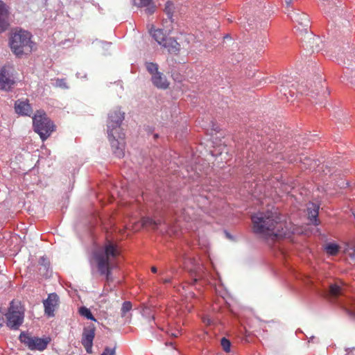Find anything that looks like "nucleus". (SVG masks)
<instances>
[{
  "instance_id": "1",
  "label": "nucleus",
  "mask_w": 355,
  "mask_h": 355,
  "mask_svg": "<svg viewBox=\"0 0 355 355\" xmlns=\"http://www.w3.org/2000/svg\"><path fill=\"white\" fill-rule=\"evenodd\" d=\"M252 231L264 239L289 237L293 229L277 211H259L251 217Z\"/></svg>"
},
{
  "instance_id": "2",
  "label": "nucleus",
  "mask_w": 355,
  "mask_h": 355,
  "mask_svg": "<svg viewBox=\"0 0 355 355\" xmlns=\"http://www.w3.org/2000/svg\"><path fill=\"white\" fill-rule=\"evenodd\" d=\"M124 119V112L116 109L108 115L107 134L113 153L116 157L121 158L125 155V133L121 125Z\"/></svg>"
},
{
  "instance_id": "3",
  "label": "nucleus",
  "mask_w": 355,
  "mask_h": 355,
  "mask_svg": "<svg viewBox=\"0 0 355 355\" xmlns=\"http://www.w3.org/2000/svg\"><path fill=\"white\" fill-rule=\"evenodd\" d=\"M119 254L118 245L110 240H107L102 248L93 253L98 272L105 277L107 282L112 280V261Z\"/></svg>"
},
{
  "instance_id": "4",
  "label": "nucleus",
  "mask_w": 355,
  "mask_h": 355,
  "mask_svg": "<svg viewBox=\"0 0 355 355\" xmlns=\"http://www.w3.org/2000/svg\"><path fill=\"white\" fill-rule=\"evenodd\" d=\"M31 37L30 32L22 29L17 30L9 39V46L12 52L17 57L31 53L34 44Z\"/></svg>"
},
{
  "instance_id": "5",
  "label": "nucleus",
  "mask_w": 355,
  "mask_h": 355,
  "mask_svg": "<svg viewBox=\"0 0 355 355\" xmlns=\"http://www.w3.org/2000/svg\"><path fill=\"white\" fill-rule=\"evenodd\" d=\"M329 294L332 300L343 308L349 316L355 318V299L346 297L342 286L337 284L329 287Z\"/></svg>"
},
{
  "instance_id": "6",
  "label": "nucleus",
  "mask_w": 355,
  "mask_h": 355,
  "mask_svg": "<svg viewBox=\"0 0 355 355\" xmlns=\"http://www.w3.org/2000/svg\"><path fill=\"white\" fill-rule=\"evenodd\" d=\"M33 125L35 132L42 141L46 139L55 130L53 122L43 110H37L33 117Z\"/></svg>"
},
{
  "instance_id": "7",
  "label": "nucleus",
  "mask_w": 355,
  "mask_h": 355,
  "mask_svg": "<svg viewBox=\"0 0 355 355\" xmlns=\"http://www.w3.org/2000/svg\"><path fill=\"white\" fill-rule=\"evenodd\" d=\"M25 309L19 301L12 300L5 314L6 326L12 330H17L23 324Z\"/></svg>"
},
{
  "instance_id": "8",
  "label": "nucleus",
  "mask_w": 355,
  "mask_h": 355,
  "mask_svg": "<svg viewBox=\"0 0 355 355\" xmlns=\"http://www.w3.org/2000/svg\"><path fill=\"white\" fill-rule=\"evenodd\" d=\"M19 341L31 351L43 352L51 343L50 337L40 338L30 333L22 331L19 336Z\"/></svg>"
},
{
  "instance_id": "9",
  "label": "nucleus",
  "mask_w": 355,
  "mask_h": 355,
  "mask_svg": "<svg viewBox=\"0 0 355 355\" xmlns=\"http://www.w3.org/2000/svg\"><path fill=\"white\" fill-rule=\"evenodd\" d=\"M96 327L93 324H90L84 327L81 344L85 347L87 353H92L93 341L95 337Z\"/></svg>"
},
{
  "instance_id": "10",
  "label": "nucleus",
  "mask_w": 355,
  "mask_h": 355,
  "mask_svg": "<svg viewBox=\"0 0 355 355\" xmlns=\"http://www.w3.org/2000/svg\"><path fill=\"white\" fill-rule=\"evenodd\" d=\"M289 17L293 22L297 23L301 28L299 27L301 31H304L308 34V29L310 28V19L309 16L300 10H293L288 15Z\"/></svg>"
},
{
  "instance_id": "11",
  "label": "nucleus",
  "mask_w": 355,
  "mask_h": 355,
  "mask_svg": "<svg viewBox=\"0 0 355 355\" xmlns=\"http://www.w3.org/2000/svg\"><path fill=\"white\" fill-rule=\"evenodd\" d=\"M15 84V78L7 67L0 68V89L10 91L13 88Z\"/></svg>"
},
{
  "instance_id": "12",
  "label": "nucleus",
  "mask_w": 355,
  "mask_h": 355,
  "mask_svg": "<svg viewBox=\"0 0 355 355\" xmlns=\"http://www.w3.org/2000/svg\"><path fill=\"white\" fill-rule=\"evenodd\" d=\"M59 297L55 293H50L48 297L43 301L44 313L49 318L55 315V308L58 304Z\"/></svg>"
},
{
  "instance_id": "13",
  "label": "nucleus",
  "mask_w": 355,
  "mask_h": 355,
  "mask_svg": "<svg viewBox=\"0 0 355 355\" xmlns=\"http://www.w3.org/2000/svg\"><path fill=\"white\" fill-rule=\"evenodd\" d=\"M10 7L0 0V33L5 32L10 26Z\"/></svg>"
},
{
  "instance_id": "14",
  "label": "nucleus",
  "mask_w": 355,
  "mask_h": 355,
  "mask_svg": "<svg viewBox=\"0 0 355 355\" xmlns=\"http://www.w3.org/2000/svg\"><path fill=\"white\" fill-rule=\"evenodd\" d=\"M15 112L19 116H30L33 113V108L28 99H18L15 102Z\"/></svg>"
},
{
  "instance_id": "15",
  "label": "nucleus",
  "mask_w": 355,
  "mask_h": 355,
  "mask_svg": "<svg viewBox=\"0 0 355 355\" xmlns=\"http://www.w3.org/2000/svg\"><path fill=\"white\" fill-rule=\"evenodd\" d=\"M162 46L166 48L171 54L178 55L181 49L180 44L173 37H168L162 44Z\"/></svg>"
},
{
  "instance_id": "16",
  "label": "nucleus",
  "mask_w": 355,
  "mask_h": 355,
  "mask_svg": "<svg viewBox=\"0 0 355 355\" xmlns=\"http://www.w3.org/2000/svg\"><path fill=\"white\" fill-rule=\"evenodd\" d=\"M151 81L153 85L158 89H166L169 86L166 77L161 72L153 74L151 77Z\"/></svg>"
},
{
  "instance_id": "17",
  "label": "nucleus",
  "mask_w": 355,
  "mask_h": 355,
  "mask_svg": "<svg viewBox=\"0 0 355 355\" xmlns=\"http://www.w3.org/2000/svg\"><path fill=\"white\" fill-rule=\"evenodd\" d=\"M133 4L138 8L147 7L146 12L148 15L153 14L155 10V6L153 0H132Z\"/></svg>"
},
{
  "instance_id": "18",
  "label": "nucleus",
  "mask_w": 355,
  "mask_h": 355,
  "mask_svg": "<svg viewBox=\"0 0 355 355\" xmlns=\"http://www.w3.org/2000/svg\"><path fill=\"white\" fill-rule=\"evenodd\" d=\"M308 215L309 220L315 225H318V216L319 211V206L316 204L311 203L307 207Z\"/></svg>"
},
{
  "instance_id": "19",
  "label": "nucleus",
  "mask_w": 355,
  "mask_h": 355,
  "mask_svg": "<svg viewBox=\"0 0 355 355\" xmlns=\"http://www.w3.org/2000/svg\"><path fill=\"white\" fill-rule=\"evenodd\" d=\"M174 288L176 290V291L180 293L181 296L185 298L187 301V300L190 298L193 299L195 297V294L193 293V292L190 291H187V289L188 288V286L187 285V284H184L182 285H180L178 286H174Z\"/></svg>"
},
{
  "instance_id": "20",
  "label": "nucleus",
  "mask_w": 355,
  "mask_h": 355,
  "mask_svg": "<svg viewBox=\"0 0 355 355\" xmlns=\"http://www.w3.org/2000/svg\"><path fill=\"white\" fill-rule=\"evenodd\" d=\"M150 33L155 40L161 46L168 37L161 28L151 29Z\"/></svg>"
},
{
  "instance_id": "21",
  "label": "nucleus",
  "mask_w": 355,
  "mask_h": 355,
  "mask_svg": "<svg viewBox=\"0 0 355 355\" xmlns=\"http://www.w3.org/2000/svg\"><path fill=\"white\" fill-rule=\"evenodd\" d=\"M141 223L144 227H150L153 229H156L162 223V220L158 219L156 220L150 217H144L141 219Z\"/></svg>"
},
{
  "instance_id": "22",
  "label": "nucleus",
  "mask_w": 355,
  "mask_h": 355,
  "mask_svg": "<svg viewBox=\"0 0 355 355\" xmlns=\"http://www.w3.org/2000/svg\"><path fill=\"white\" fill-rule=\"evenodd\" d=\"M192 270H193L194 272L193 277V283L196 282L200 279H204L206 275V273L204 271V267L202 266H195V268L192 269ZM191 275L193 276V274H191Z\"/></svg>"
},
{
  "instance_id": "23",
  "label": "nucleus",
  "mask_w": 355,
  "mask_h": 355,
  "mask_svg": "<svg viewBox=\"0 0 355 355\" xmlns=\"http://www.w3.org/2000/svg\"><path fill=\"white\" fill-rule=\"evenodd\" d=\"M339 249L338 245L332 243H328L325 247L327 253L331 256L336 255L339 252Z\"/></svg>"
},
{
  "instance_id": "24",
  "label": "nucleus",
  "mask_w": 355,
  "mask_h": 355,
  "mask_svg": "<svg viewBox=\"0 0 355 355\" xmlns=\"http://www.w3.org/2000/svg\"><path fill=\"white\" fill-rule=\"evenodd\" d=\"M79 313L80 315L86 318L88 320H91L95 322L96 321V319L94 317L91 311L85 306H81L79 309Z\"/></svg>"
},
{
  "instance_id": "25",
  "label": "nucleus",
  "mask_w": 355,
  "mask_h": 355,
  "mask_svg": "<svg viewBox=\"0 0 355 355\" xmlns=\"http://www.w3.org/2000/svg\"><path fill=\"white\" fill-rule=\"evenodd\" d=\"M52 84L55 87H60L62 89H68L69 86L67 85V83L66 82L65 78H55L52 79Z\"/></svg>"
},
{
  "instance_id": "26",
  "label": "nucleus",
  "mask_w": 355,
  "mask_h": 355,
  "mask_svg": "<svg viewBox=\"0 0 355 355\" xmlns=\"http://www.w3.org/2000/svg\"><path fill=\"white\" fill-rule=\"evenodd\" d=\"M147 71L152 75L158 73V64L157 63L147 62L145 63Z\"/></svg>"
},
{
  "instance_id": "27",
  "label": "nucleus",
  "mask_w": 355,
  "mask_h": 355,
  "mask_svg": "<svg viewBox=\"0 0 355 355\" xmlns=\"http://www.w3.org/2000/svg\"><path fill=\"white\" fill-rule=\"evenodd\" d=\"M132 307V303L130 301H125L122 304V306L121 309V317H125L126 315V313L131 311Z\"/></svg>"
},
{
  "instance_id": "28",
  "label": "nucleus",
  "mask_w": 355,
  "mask_h": 355,
  "mask_svg": "<svg viewBox=\"0 0 355 355\" xmlns=\"http://www.w3.org/2000/svg\"><path fill=\"white\" fill-rule=\"evenodd\" d=\"M173 8L174 6L173 2L168 1L166 3L164 12L166 13L168 19H171L173 17Z\"/></svg>"
},
{
  "instance_id": "29",
  "label": "nucleus",
  "mask_w": 355,
  "mask_h": 355,
  "mask_svg": "<svg viewBox=\"0 0 355 355\" xmlns=\"http://www.w3.org/2000/svg\"><path fill=\"white\" fill-rule=\"evenodd\" d=\"M220 345L222 346L223 349L225 352H230L231 343L228 339H227L226 338H223L220 340Z\"/></svg>"
},
{
  "instance_id": "30",
  "label": "nucleus",
  "mask_w": 355,
  "mask_h": 355,
  "mask_svg": "<svg viewBox=\"0 0 355 355\" xmlns=\"http://www.w3.org/2000/svg\"><path fill=\"white\" fill-rule=\"evenodd\" d=\"M101 355H116L115 348L106 347Z\"/></svg>"
},
{
  "instance_id": "31",
  "label": "nucleus",
  "mask_w": 355,
  "mask_h": 355,
  "mask_svg": "<svg viewBox=\"0 0 355 355\" xmlns=\"http://www.w3.org/2000/svg\"><path fill=\"white\" fill-rule=\"evenodd\" d=\"M307 37L309 39V42L316 43L320 40L319 37H316L315 35H313L312 34H308Z\"/></svg>"
},
{
  "instance_id": "32",
  "label": "nucleus",
  "mask_w": 355,
  "mask_h": 355,
  "mask_svg": "<svg viewBox=\"0 0 355 355\" xmlns=\"http://www.w3.org/2000/svg\"><path fill=\"white\" fill-rule=\"evenodd\" d=\"M39 263H40L41 265H44L45 267H46V266H48V265H49L48 261H47V259H46V258H45L44 257H42L40 258Z\"/></svg>"
},
{
  "instance_id": "33",
  "label": "nucleus",
  "mask_w": 355,
  "mask_h": 355,
  "mask_svg": "<svg viewBox=\"0 0 355 355\" xmlns=\"http://www.w3.org/2000/svg\"><path fill=\"white\" fill-rule=\"evenodd\" d=\"M174 214L176 216H175V220L178 222V221H180L182 219L184 220H187V218L186 216H177V213L176 212H174Z\"/></svg>"
},
{
  "instance_id": "34",
  "label": "nucleus",
  "mask_w": 355,
  "mask_h": 355,
  "mask_svg": "<svg viewBox=\"0 0 355 355\" xmlns=\"http://www.w3.org/2000/svg\"><path fill=\"white\" fill-rule=\"evenodd\" d=\"M159 281L163 284H169V283H171L172 279L171 278H166V279H159Z\"/></svg>"
},
{
  "instance_id": "35",
  "label": "nucleus",
  "mask_w": 355,
  "mask_h": 355,
  "mask_svg": "<svg viewBox=\"0 0 355 355\" xmlns=\"http://www.w3.org/2000/svg\"><path fill=\"white\" fill-rule=\"evenodd\" d=\"M320 9L324 12V13H327V11L326 10V6L324 4V3H322L320 6Z\"/></svg>"
},
{
  "instance_id": "36",
  "label": "nucleus",
  "mask_w": 355,
  "mask_h": 355,
  "mask_svg": "<svg viewBox=\"0 0 355 355\" xmlns=\"http://www.w3.org/2000/svg\"><path fill=\"white\" fill-rule=\"evenodd\" d=\"M346 351L348 354H353V352L355 351V347L348 348L346 349Z\"/></svg>"
},
{
  "instance_id": "37",
  "label": "nucleus",
  "mask_w": 355,
  "mask_h": 355,
  "mask_svg": "<svg viewBox=\"0 0 355 355\" xmlns=\"http://www.w3.org/2000/svg\"><path fill=\"white\" fill-rule=\"evenodd\" d=\"M76 76L78 78H86V74L85 73L82 74L81 73L78 72V73H76Z\"/></svg>"
},
{
  "instance_id": "38",
  "label": "nucleus",
  "mask_w": 355,
  "mask_h": 355,
  "mask_svg": "<svg viewBox=\"0 0 355 355\" xmlns=\"http://www.w3.org/2000/svg\"><path fill=\"white\" fill-rule=\"evenodd\" d=\"M315 340H316V338L314 336H311L309 338V343H314Z\"/></svg>"
},
{
  "instance_id": "39",
  "label": "nucleus",
  "mask_w": 355,
  "mask_h": 355,
  "mask_svg": "<svg viewBox=\"0 0 355 355\" xmlns=\"http://www.w3.org/2000/svg\"><path fill=\"white\" fill-rule=\"evenodd\" d=\"M157 271V269L155 266H152L151 267V272H153V273H156Z\"/></svg>"
},
{
  "instance_id": "40",
  "label": "nucleus",
  "mask_w": 355,
  "mask_h": 355,
  "mask_svg": "<svg viewBox=\"0 0 355 355\" xmlns=\"http://www.w3.org/2000/svg\"><path fill=\"white\" fill-rule=\"evenodd\" d=\"M286 3H287V5H289L291 0H285Z\"/></svg>"
},
{
  "instance_id": "41",
  "label": "nucleus",
  "mask_w": 355,
  "mask_h": 355,
  "mask_svg": "<svg viewBox=\"0 0 355 355\" xmlns=\"http://www.w3.org/2000/svg\"><path fill=\"white\" fill-rule=\"evenodd\" d=\"M170 271H171L172 273H173V272H174V268H171L170 269Z\"/></svg>"
},
{
  "instance_id": "42",
  "label": "nucleus",
  "mask_w": 355,
  "mask_h": 355,
  "mask_svg": "<svg viewBox=\"0 0 355 355\" xmlns=\"http://www.w3.org/2000/svg\"><path fill=\"white\" fill-rule=\"evenodd\" d=\"M343 78V80H345V79H347L348 80V78L347 77L346 75H345V77Z\"/></svg>"
},
{
  "instance_id": "43",
  "label": "nucleus",
  "mask_w": 355,
  "mask_h": 355,
  "mask_svg": "<svg viewBox=\"0 0 355 355\" xmlns=\"http://www.w3.org/2000/svg\"><path fill=\"white\" fill-rule=\"evenodd\" d=\"M311 51L313 52L314 49H313V46H311Z\"/></svg>"
},
{
  "instance_id": "44",
  "label": "nucleus",
  "mask_w": 355,
  "mask_h": 355,
  "mask_svg": "<svg viewBox=\"0 0 355 355\" xmlns=\"http://www.w3.org/2000/svg\"><path fill=\"white\" fill-rule=\"evenodd\" d=\"M322 1H324H324H328V0H322Z\"/></svg>"
},
{
  "instance_id": "45",
  "label": "nucleus",
  "mask_w": 355,
  "mask_h": 355,
  "mask_svg": "<svg viewBox=\"0 0 355 355\" xmlns=\"http://www.w3.org/2000/svg\"><path fill=\"white\" fill-rule=\"evenodd\" d=\"M354 218H355V213L354 214Z\"/></svg>"
}]
</instances>
